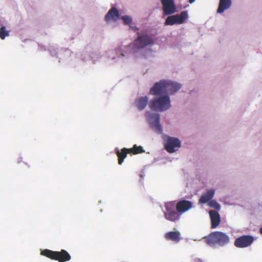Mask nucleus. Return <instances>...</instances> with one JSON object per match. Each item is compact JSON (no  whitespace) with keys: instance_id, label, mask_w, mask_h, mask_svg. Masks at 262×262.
I'll return each instance as SVG.
<instances>
[{"instance_id":"1","label":"nucleus","mask_w":262,"mask_h":262,"mask_svg":"<svg viewBox=\"0 0 262 262\" xmlns=\"http://www.w3.org/2000/svg\"><path fill=\"white\" fill-rule=\"evenodd\" d=\"M155 39L149 34H139L134 40L126 45L121 43L115 49H108L105 56L114 63L122 61L132 55L135 58H147L153 52Z\"/></svg>"},{"instance_id":"2","label":"nucleus","mask_w":262,"mask_h":262,"mask_svg":"<svg viewBox=\"0 0 262 262\" xmlns=\"http://www.w3.org/2000/svg\"><path fill=\"white\" fill-rule=\"evenodd\" d=\"M171 107V100L169 95L155 97L149 102L150 108L157 112H164L169 110Z\"/></svg>"},{"instance_id":"3","label":"nucleus","mask_w":262,"mask_h":262,"mask_svg":"<svg viewBox=\"0 0 262 262\" xmlns=\"http://www.w3.org/2000/svg\"><path fill=\"white\" fill-rule=\"evenodd\" d=\"M145 118L150 128L158 134L163 132L162 127L160 124V115L158 112L147 111L145 113Z\"/></svg>"},{"instance_id":"4","label":"nucleus","mask_w":262,"mask_h":262,"mask_svg":"<svg viewBox=\"0 0 262 262\" xmlns=\"http://www.w3.org/2000/svg\"><path fill=\"white\" fill-rule=\"evenodd\" d=\"M41 254L51 259L57 260L59 262L67 261L70 260L71 258L69 253L63 249L60 251H54L45 249L41 251Z\"/></svg>"},{"instance_id":"5","label":"nucleus","mask_w":262,"mask_h":262,"mask_svg":"<svg viewBox=\"0 0 262 262\" xmlns=\"http://www.w3.org/2000/svg\"><path fill=\"white\" fill-rule=\"evenodd\" d=\"M206 242L208 245L218 243L220 245H227L229 243V237L226 233L221 231H214L211 233L208 236L205 237Z\"/></svg>"},{"instance_id":"6","label":"nucleus","mask_w":262,"mask_h":262,"mask_svg":"<svg viewBox=\"0 0 262 262\" xmlns=\"http://www.w3.org/2000/svg\"><path fill=\"white\" fill-rule=\"evenodd\" d=\"M163 141L165 149L169 153L177 151L181 146V141L177 137L165 136Z\"/></svg>"},{"instance_id":"7","label":"nucleus","mask_w":262,"mask_h":262,"mask_svg":"<svg viewBox=\"0 0 262 262\" xmlns=\"http://www.w3.org/2000/svg\"><path fill=\"white\" fill-rule=\"evenodd\" d=\"M188 18V12L186 11H182L179 14L170 15L164 23L165 26H172L177 24H182Z\"/></svg>"},{"instance_id":"8","label":"nucleus","mask_w":262,"mask_h":262,"mask_svg":"<svg viewBox=\"0 0 262 262\" xmlns=\"http://www.w3.org/2000/svg\"><path fill=\"white\" fill-rule=\"evenodd\" d=\"M115 150L119 158L118 163L120 165L122 164L124 159L126 157L128 151L132 152L135 154L144 152V150L141 146H138L136 144L134 145L132 148L127 149L124 148L120 151L119 148L116 147Z\"/></svg>"},{"instance_id":"9","label":"nucleus","mask_w":262,"mask_h":262,"mask_svg":"<svg viewBox=\"0 0 262 262\" xmlns=\"http://www.w3.org/2000/svg\"><path fill=\"white\" fill-rule=\"evenodd\" d=\"M163 16L170 15L177 12L174 0H160Z\"/></svg>"},{"instance_id":"10","label":"nucleus","mask_w":262,"mask_h":262,"mask_svg":"<svg viewBox=\"0 0 262 262\" xmlns=\"http://www.w3.org/2000/svg\"><path fill=\"white\" fill-rule=\"evenodd\" d=\"M149 93L151 95L158 97L165 94V80H161L156 82L150 88Z\"/></svg>"},{"instance_id":"11","label":"nucleus","mask_w":262,"mask_h":262,"mask_svg":"<svg viewBox=\"0 0 262 262\" xmlns=\"http://www.w3.org/2000/svg\"><path fill=\"white\" fill-rule=\"evenodd\" d=\"M182 87V85L176 81L165 80V94L168 95L175 94Z\"/></svg>"},{"instance_id":"12","label":"nucleus","mask_w":262,"mask_h":262,"mask_svg":"<svg viewBox=\"0 0 262 262\" xmlns=\"http://www.w3.org/2000/svg\"><path fill=\"white\" fill-rule=\"evenodd\" d=\"M254 238L250 235H244L237 237L234 242V246H250Z\"/></svg>"},{"instance_id":"13","label":"nucleus","mask_w":262,"mask_h":262,"mask_svg":"<svg viewBox=\"0 0 262 262\" xmlns=\"http://www.w3.org/2000/svg\"><path fill=\"white\" fill-rule=\"evenodd\" d=\"M120 17V14L118 9L115 7H112L107 12L105 16V20L106 21H110L113 20L116 21Z\"/></svg>"},{"instance_id":"14","label":"nucleus","mask_w":262,"mask_h":262,"mask_svg":"<svg viewBox=\"0 0 262 262\" xmlns=\"http://www.w3.org/2000/svg\"><path fill=\"white\" fill-rule=\"evenodd\" d=\"M192 207L191 202L185 200L180 201L177 204L176 209L180 213L187 211Z\"/></svg>"},{"instance_id":"15","label":"nucleus","mask_w":262,"mask_h":262,"mask_svg":"<svg viewBox=\"0 0 262 262\" xmlns=\"http://www.w3.org/2000/svg\"><path fill=\"white\" fill-rule=\"evenodd\" d=\"M209 214L211 220V228L215 229L221 222L220 215L217 211L212 210L209 211Z\"/></svg>"},{"instance_id":"16","label":"nucleus","mask_w":262,"mask_h":262,"mask_svg":"<svg viewBox=\"0 0 262 262\" xmlns=\"http://www.w3.org/2000/svg\"><path fill=\"white\" fill-rule=\"evenodd\" d=\"M149 98L147 96L140 97L137 98L135 102V106L140 111L144 110L146 107Z\"/></svg>"},{"instance_id":"17","label":"nucleus","mask_w":262,"mask_h":262,"mask_svg":"<svg viewBox=\"0 0 262 262\" xmlns=\"http://www.w3.org/2000/svg\"><path fill=\"white\" fill-rule=\"evenodd\" d=\"M215 190L214 189H207L206 192L203 193L199 199V202L205 204L209 202L214 195Z\"/></svg>"},{"instance_id":"18","label":"nucleus","mask_w":262,"mask_h":262,"mask_svg":"<svg viewBox=\"0 0 262 262\" xmlns=\"http://www.w3.org/2000/svg\"><path fill=\"white\" fill-rule=\"evenodd\" d=\"M231 0H220L217 13L221 14L224 11L229 9L231 6Z\"/></svg>"},{"instance_id":"19","label":"nucleus","mask_w":262,"mask_h":262,"mask_svg":"<svg viewBox=\"0 0 262 262\" xmlns=\"http://www.w3.org/2000/svg\"><path fill=\"white\" fill-rule=\"evenodd\" d=\"M181 214V213L178 212V211L174 210L170 212H165L164 216L166 220L171 222H176L179 220Z\"/></svg>"},{"instance_id":"20","label":"nucleus","mask_w":262,"mask_h":262,"mask_svg":"<svg viewBox=\"0 0 262 262\" xmlns=\"http://www.w3.org/2000/svg\"><path fill=\"white\" fill-rule=\"evenodd\" d=\"M180 234L176 231H170L165 234V237L167 239L171 240L174 242H178L180 241Z\"/></svg>"},{"instance_id":"21","label":"nucleus","mask_w":262,"mask_h":262,"mask_svg":"<svg viewBox=\"0 0 262 262\" xmlns=\"http://www.w3.org/2000/svg\"><path fill=\"white\" fill-rule=\"evenodd\" d=\"M76 58L79 59L83 62H86L90 61V58H88V56H90V53L86 51H82L77 53L76 54Z\"/></svg>"},{"instance_id":"22","label":"nucleus","mask_w":262,"mask_h":262,"mask_svg":"<svg viewBox=\"0 0 262 262\" xmlns=\"http://www.w3.org/2000/svg\"><path fill=\"white\" fill-rule=\"evenodd\" d=\"M88 57V58H90V61L91 60L93 64H95L100 59L101 55L99 53L92 52L90 53V56Z\"/></svg>"},{"instance_id":"23","label":"nucleus","mask_w":262,"mask_h":262,"mask_svg":"<svg viewBox=\"0 0 262 262\" xmlns=\"http://www.w3.org/2000/svg\"><path fill=\"white\" fill-rule=\"evenodd\" d=\"M73 53L69 49H61L60 50V52L59 53L60 55H63V57H59V60L62 58L68 59L69 57L71 56ZM59 62H60V60H59Z\"/></svg>"},{"instance_id":"24","label":"nucleus","mask_w":262,"mask_h":262,"mask_svg":"<svg viewBox=\"0 0 262 262\" xmlns=\"http://www.w3.org/2000/svg\"><path fill=\"white\" fill-rule=\"evenodd\" d=\"M123 24L125 26H129L133 24V19L132 16L127 15H123L121 17Z\"/></svg>"},{"instance_id":"25","label":"nucleus","mask_w":262,"mask_h":262,"mask_svg":"<svg viewBox=\"0 0 262 262\" xmlns=\"http://www.w3.org/2000/svg\"><path fill=\"white\" fill-rule=\"evenodd\" d=\"M58 50V47L56 45H51L48 48V50L51 56L52 57H57L58 52L57 50Z\"/></svg>"},{"instance_id":"26","label":"nucleus","mask_w":262,"mask_h":262,"mask_svg":"<svg viewBox=\"0 0 262 262\" xmlns=\"http://www.w3.org/2000/svg\"><path fill=\"white\" fill-rule=\"evenodd\" d=\"M6 26H3L0 28V38L2 39H4L6 37L9 36L10 35L9 31L6 30Z\"/></svg>"},{"instance_id":"27","label":"nucleus","mask_w":262,"mask_h":262,"mask_svg":"<svg viewBox=\"0 0 262 262\" xmlns=\"http://www.w3.org/2000/svg\"><path fill=\"white\" fill-rule=\"evenodd\" d=\"M165 212H170L176 210V204L174 202H169L165 204Z\"/></svg>"},{"instance_id":"28","label":"nucleus","mask_w":262,"mask_h":262,"mask_svg":"<svg viewBox=\"0 0 262 262\" xmlns=\"http://www.w3.org/2000/svg\"><path fill=\"white\" fill-rule=\"evenodd\" d=\"M208 205L211 208L215 209L217 210H220L221 206L220 204L215 200H212L208 203Z\"/></svg>"},{"instance_id":"29","label":"nucleus","mask_w":262,"mask_h":262,"mask_svg":"<svg viewBox=\"0 0 262 262\" xmlns=\"http://www.w3.org/2000/svg\"><path fill=\"white\" fill-rule=\"evenodd\" d=\"M129 27V29L132 31H133L134 32H137V37H138V33L139 34H141L140 33H139L138 32V30H139V28L135 26H133V24H132L131 25L128 26ZM142 34H147V33H143Z\"/></svg>"},{"instance_id":"30","label":"nucleus","mask_w":262,"mask_h":262,"mask_svg":"<svg viewBox=\"0 0 262 262\" xmlns=\"http://www.w3.org/2000/svg\"><path fill=\"white\" fill-rule=\"evenodd\" d=\"M8 24L7 21L3 17L0 16V26L3 27L7 26Z\"/></svg>"},{"instance_id":"31","label":"nucleus","mask_w":262,"mask_h":262,"mask_svg":"<svg viewBox=\"0 0 262 262\" xmlns=\"http://www.w3.org/2000/svg\"><path fill=\"white\" fill-rule=\"evenodd\" d=\"M39 48L41 51H46L47 50L46 48L42 45H39Z\"/></svg>"},{"instance_id":"32","label":"nucleus","mask_w":262,"mask_h":262,"mask_svg":"<svg viewBox=\"0 0 262 262\" xmlns=\"http://www.w3.org/2000/svg\"><path fill=\"white\" fill-rule=\"evenodd\" d=\"M195 262H203L202 259L200 258H197L195 260Z\"/></svg>"},{"instance_id":"33","label":"nucleus","mask_w":262,"mask_h":262,"mask_svg":"<svg viewBox=\"0 0 262 262\" xmlns=\"http://www.w3.org/2000/svg\"><path fill=\"white\" fill-rule=\"evenodd\" d=\"M195 0H189V2L190 4H192L195 2Z\"/></svg>"},{"instance_id":"34","label":"nucleus","mask_w":262,"mask_h":262,"mask_svg":"<svg viewBox=\"0 0 262 262\" xmlns=\"http://www.w3.org/2000/svg\"><path fill=\"white\" fill-rule=\"evenodd\" d=\"M259 233L262 234V227L259 229Z\"/></svg>"},{"instance_id":"35","label":"nucleus","mask_w":262,"mask_h":262,"mask_svg":"<svg viewBox=\"0 0 262 262\" xmlns=\"http://www.w3.org/2000/svg\"><path fill=\"white\" fill-rule=\"evenodd\" d=\"M140 177H141V178H143V176L142 174H140Z\"/></svg>"}]
</instances>
